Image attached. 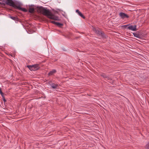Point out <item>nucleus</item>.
<instances>
[{"mask_svg":"<svg viewBox=\"0 0 149 149\" xmlns=\"http://www.w3.org/2000/svg\"><path fill=\"white\" fill-rule=\"evenodd\" d=\"M37 9L40 13L51 19L56 21L59 20L58 17L55 16L49 10L47 9L46 8H45L42 6H40L38 7Z\"/></svg>","mask_w":149,"mask_h":149,"instance_id":"nucleus-1","label":"nucleus"},{"mask_svg":"<svg viewBox=\"0 0 149 149\" xmlns=\"http://www.w3.org/2000/svg\"><path fill=\"white\" fill-rule=\"evenodd\" d=\"M58 10H59L60 11L61 10H60L59 9H58Z\"/></svg>","mask_w":149,"mask_h":149,"instance_id":"nucleus-26","label":"nucleus"},{"mask_svg":"<svg viewBox=\"0 0 149 149\" xmlns=\"http://www.w3.org/2000/svg\"><path fill=\"white\" fill-rule=\"evenodd\" d=\"M49 83L53 88H56L58 86V85L57 84H56L53 83L51 81H49Z\"/></svg>","mask_w":149,"mask_h":149,"instance_id":"nucleus-9","label":"nucleus"},{"mask_svg":"<svg viewBox=\"0 0 149 149\" xmlns=\"http://www.w3.org/2000/svg\"><path fill=\"white\" fill-rule=\"evenodd\" d=\"M130 25V24H128L126 25H123L121 27H122L124 28L125 29H126V28L127 29V27L129 26Z\"/></svg>","mask_w":149,"mask_h":149,"instance_id":"nucleus-13","label":"nucleus"},{"mask_svg":"<svg viewBox=\"0 0 149 149\" xmlns=\"http://www.w3.org/2000/svg\"><path fill=\"white\" fill-rule=\"evenodd\" d=\"M119 15L120 17L123 19L125 18H128L129 17V16L127 15L123 12L120 13Z\"/></svg>","mask_w":149,"mask_h":149,"instance_id":"nucleus-7","label":"nucleus"},{"mask_svg":"<svg viewBox=\"0 0 149 149\" xmlns=\"http://www.w3.org/2000/svg\"><path fill=\"white\" fill-rule=\"evenodd\" d=\"M1 90V88H0V91Z\"/></svg>","mask_w":149,"mask_h":149,"instance_id":"nucleus-27","label":"nucleus"},{"mask_svg":"<svg viewBox=\"0 0 149 149\" xmlns=\"http://www.w3.org/2000/svg\"><path fill=\"white\" fill-rule=\"evenodd\" d=\"M133 34L134 37L139 38H141V35L140 34L137 33H134Z\"/></svg>","mask_w":149,"mask_h":149,"instance_id":"nucleus-12","label":"nucleus"},{"mask_svg":"<svg viewBox=\"0 0 149 149\" xmlns=\"http://www.w3.org/2000/svg\"><path fill=\"white\" fill-rule=\"evenodd\" d=\"M0 1H2L3 2H5V0H0Z\"/></svg>","mask_w":149,"mask_h":149,"instance_id":"nucleus-23","label":"nucleus"},{"mask_svg":"<svg viewBox=\"0 0 149 149\" xmlns=\"http://www.w3.org/2000/svg\"><path fill=\"white\" fill-rule=\"evenodd\" d=\"M49 22L54 24H55L58 26L61 27L63 25V24L62 23H60L58 22H56L54 21H52L50 20H49Z\"/></svg>","mask_w":149,"mask_h":149,"instance_id":"nucleus-8","label":"nucleus"},{"mask_svg":"<svg viewBox=\"0 0 149 149\" xmlns=\"http://www.w3.org/2000/svg\"><path fill=\"white\" fill-rule=\"evenodd\" d=\"M0 94H1L2 96L4 95V94L3 92L1 93Z\"/></svg>","mask_w":149,"mask_h":149,"instance_id":"nucleus-21","label":"nucleus"},{"mask_svg":"<svg viewBox=\"0 0 149 149\" xmlns=\"http://www.w3.org/2000/svg\"><path fill=\"white\" fill-rule=\"evenodd\" d=\"M101 76H102V77H103L105 79L106 78V77H107V75L104 74L101 75Z\"/></svg>","mask_w":149,"mask_h":149,"instance_id":"nucleus-16","label":"nucleus"},{"mask_svg":"<svg viewBox=\"0 0 149 149\" xmlns=\"http://www.w3.org/2000/svg\"><path fill=\"white\" fill-rule=\"evenodd\" d=\"M81 13L80 12H79V13H78V15H80L81 14Z\"/></svg>","mask_w":149,"mask_h":149,"instance_id":"nucleus-24","label":"nucleus"},{"mask_svg":"<svg viewBox=\"0 0 149 149\" xmlns=\"http://www.w3.org/2000/svg\"><path fill=\"white\" fill-rule=\"evenodd\" d=\"M10 17L11 19L14 20H15L17 19V17H15L11 16Z\"/></svg>","mask_w":149,"mask_h":149,"instance_id":"nucleus-14","label":"nucleus"},{"mask_svg":"<svg viewBox=\"0 0 149 149\" xmlns=\"http://www.w3.org/2000/svg\"><path fill=\"white\" fill-rule=\"evenodd\" d=\"M93 31H95V33L101 36L102 38H106L104 33L103 31L100 30L99 29L94 28Z\"/></svg>","mask_w":149,"mask_h":149,"instance_id":"nucleus-4","label":"nucleus"},{"mask_svg":"<svg viewBox=\"0 0 149 149\" xmlns=\"http://www.w3.org/2000/svg\"><path fill=\"white\" fill-rule=\"evenodd\" d=\"M2 99L4 102V103L6 102V99H5V98L4 95L2 96Z\"/></svg>","mask_w":149,"mask_h":149,"instance_id":"nucleus-15","label":"nucleus"},{"mask_svg":"<svg viewBox=\"0 0 149 149\" xmlns=\"http://www.w3.org/2000/svg\"><path fill=\"white\" fill-rule=\"evenodd\" d=\"M16 9H18L19 10H21L22 11L26 12L27 11V10L24 8H22L21 7L20 3L19 2L17 6Z\"/></svg>","mask_w":149,"mask_h":149,"instance_id":"nucleus-5","label":"nucleus"},{"mask_svg":"<svg viewBox=\"0 0 149 149\" xmlns=\"http://www.w3.org/2000/svg\"><path fill=\"white\" fill-rule=\"evenodd\" d=\"M145 149H149V143L146 145Z\"/></svg>","mask_w":149,"mask_h":149,"instance_id":"nucleus-17","label":"nucleus"},{"mask_svg":"<svg viewBox=\"0 0 149 149\" xmlns=\"http://www.w3.org/2000/svg\"><path fill=\"white\" fill-rule=\"evenodd\" d=\"M2 92H3L2 91V90H1L0 91V93H2Z\"/></svg>","mask_w":149,"mask_h":149,"instance_id":"nucleus-25","label":"nucleus"},{"mask_svg":"<svg viewBox=\"0 0 149 149\" xmlns=\"http://www.w3.org/2000/svg\"><path fill=\"white\" fill-rule=\"evenodd\" d=\"M106 80H111V79L108 76H107L105 79Z\"/></svg>","mask_w":149,"mask_h":149,"instance_id":"nucleus-19","label":"nucleus"},{"mask_svg":"<svg viewBox=\"0 0 149 149\" xmlns=\"http://www.w3.org/2000/svg\"><path fill=\"white\" fill-rule=\"evenodd\" d=\"M56 72V70L54 69L50 71L48 74L49 76H51L53 75Z\"/></svg>","mask_w":149,"mask_h":149,"instance_id":"nucleus-11","label":"nucleus"},{"mask_svg":"<svg viewBox=\"0 0 149 149\" xmlns=\"http://www.w3.org/2000/svg\"><path fill=\"white\" fill-rule=\"evenodd\" d=\"M76 12L78 14L79 13V12H80V11L79 10L77 9L76 10Z\"/></svg>","mask_w":149,"mask_h":149,"instance_id":"nucleus-20","label":"nucleus"},{"mask_svg":"<svg viewBox=\"0 0 149 149\" xmlns=\"http://www.w3.org/2000/svg\"><path fill=\"white\" fill-rule=\"evenodd\" d=\"M19 2H14L12 0H5V3L0 2V4L5 5V4L7 5L16 8Z\"/></svg>","mask_w":149,"mask_h":149,"instance_id":"nucleus-2","label":"nucleus"},{"mask_svg":"<svg viewBox=\"0 0 149 149\" xmlns=\"http://www.w3.org/2000/svg\"><path fill=\"white\" fill-rule=\"evenodd\" d=\"M136 25H134V26L131 25L130 24V25L127 27V29L130 30H131L133 31H136L138 29H136Z\"/></svg>","mask_w":149,"mask_h":149,"instance_id":"nucleus-6","label":"nucleus"},{"mask_svg":"<svg viewBox=\"0 0 149 149\" xmlns=\"http://www.w3.org/2000/svg\"><path fill=\"white\" fill-rule=\"evenodd\" d=\"M33 6H29V11L31 13H33L35 11V9L34 7H33Z\"/></svg>","mask_w":149,"mask_h":149,"instance_id":"nucleus-10","label":"nucleus"},{"mask_svg":"<svg viewBox=\"0 0 149 149\" xmlns=\"http://www.w3.org/2000/svg\"><path fill=\"white\" fill-rule=\"evenodd\" d=\"M27 67L31 71H36L39 69L40 67L38 64H36L33 65H28Z\"/></svg>","mask_w":149,"mask_h":149,"instance_id":"nucleus-3","label":"nucleus"},{"mask_svg":"<svg viewBox=\"0 0 149 149\" xmlns=\"http://www.w3.org/2000/svg\"><path fill=\"white\" fill-rule=\"evenodd\" d=\"M137 33H138V34H140L141 36V33H140L138 31L136 32Z\"/></svg>","mask_w":149,"mask_h":149,"instance_id":"nucleus-22","label":"nucleus"},{"mask_svg":"<svg viewBox=\"0 0 149 149\" xmlns=\"http://www.w3.org/2000/svg\"><path fill=\"white\" fill-rule=\"evenodd\" d=\"M79 16L84 19H85V17L83 15L82 13H81V14L79 15Z\"/></svg>","mask_w":149,"mask_h":149,"instance_id":"nucleus-18","label":"nucleus"}]
</instances>
